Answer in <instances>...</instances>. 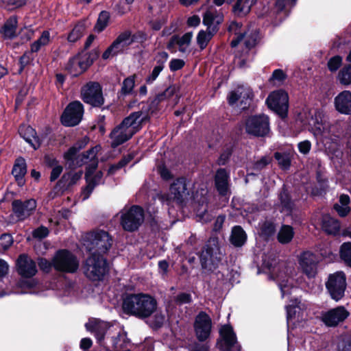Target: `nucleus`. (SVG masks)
<instances>
[{"instance_id":"f257e3e1","label":"nucleus","mask_w":351,"mask_h":351,"mask_svg":"<svg viewBox=\"0 0 351 351\" xmlns=\"http://www.w3.org/2000/svg\"><path fill=\"white\" fill-rule=\"evenodd\" d=\"M158 303L150 294L128 293L123 299V311L128 315L143 320L154 330L161 328L165 320L162 311H158Z\"/></svg>"},{"instance_id":"f03ea898","label":"nucleus","mask_w":351,"mask_h":351,"mask_svg":"<svg viewBox=\"0 0 351 351\" xmlns=\"http://www.w3.org/2000/svg\"><path fill=\"white\" fill-rule=\"evenodd\" d=\"M224 21L222 12H214L210 8L207 9L202 14V23L206 27V30L201 29L197 35V44L200 50H204L208 46L213 36L219 31L220 25Z\"/></svg>"},{"instance_id":"7ed1b4c3","label":"nucleus","mask_w":351,"mask_h":351,"mask_svg":"<svg viewBox=\"0 0 351 351\" xmlns=\"http://www.w3.org/2000/svg\"><path fill=\"white\" fill-rule=\"evenodd\" d=\"M223 254L217 237H210L202 247L199 257L202 269L207 274L216 271L222 261Z\"/></svg>"},{"instance_id":"20e7f679","label":"nucleus","mask_w":351,"mask_h":351,"mask_svg":"<svg viewBox=\"0 0 351 351\" xmlns=\"http://www.w3.org/2000/svg\"><path fill=\"white\" fill-rule=\"evenodd\" d=\"M84 273L91 281H101L110 271L108 260L98 253H91L85 260Z\"/></svg>"},{"instance_id":"39448f33","label":"nucleus","mask_w":351,"mask_h":351,"mask_svg":"<svg viewBox=\"0 0 351 351\" xmlns=\"http://www.w3.org/2000/svg\"><path fill=\"white\" fill-rule=\"evenodd\" d=\"M87 248L92 253L103 255L106 254L112 245V238L103 230H97L87 233L85 237Z\"/></svg>"},{"instance_id":"423d86ee","label":"nucleus","mask_w":351,"mask_h":351,"mask_svg":"<svg viewBox=\"0 0 351 351\" xmlns=\"http://www.w3.org/2000/svg\"><path fill=\"white\" fill-rule=\"evenodd\" d=\"M245 133L254 137H265L270 132L269 117L265 114L250 115L245 120Z\"/></svg>"},{"instance_id":"0eeeda50","label":"nucleus","mask_w":351,"mask_h":351,"mask_svg":"<svg viewBox=\"0 0 351 351\" xmlns=\"http://www.w3.org/2000/svg\"><path fill=\"white\" fill-rule=\"evenodd\" d=\"M80 97L86 104L93 108H100L105 103L102 86L95 81H89L80 90Z\"/></svg>"},{"instance_id":"6e6552de","label":"nucleus","mask_w":351,"mask_h":351,"mask_svg":"<svg viewBox=\"0 0 351 351\" xmlns=\"http://www.w3.org/2000/svg\"><path fill=\"white\" fill-rule=\"evenodd\" d=\"M53 265L57 271L73 274L79 268V261L70 250L61 249L57 250L53 256Z\"/></svg>"},{"instance_id":"1a4fd4ad","label":"nucleus","mask_w":351,"mask_h":351,"mask_svg":"<svg viewBox=\"0 0 351 351\" xmlns=\"http://www.w3.org/2000/svg\"><path fill=\"white\" fill-rule=\"evenodd\" d=\"M145 219L143 208L138 205H132L125 212L122 213L120 224L127 232H133L138 230Z\"/></svg>"},{"instance_id":"9d476101","label":"nucleus","mask_w":351,"mask_h":351,"mask_svg":"<svg viewBox=\"0 0 351 351\" xmlns=\"http://www.w3.org/2000/svg\"><path fill=\"white\" fill-rule=\"evenodd\" d=\"M267 107L274 111L282 119L288 116L289 95L283 89H278L271 92L266 99Z\"/></svg>"},{"instance_id":"9b49d317","label":"nucleus","mask_w":351,"mask_h":351,"mask_svg":"<svg viewBox=\"0 0 351 351\" xmlns=\"http://www.w3.org/2000/svg\"><path fill=\"white\" fill-rule=\"evenodd\" d=\"M346 285V276L342 271L330 274L326 282L327 291L331 298L336 302L344 297Z\"/></svg>"},{"instance_id":"f8f14e48","label":"nucleus","mask_w":351,"mask_h":351,"mask_svg":"<svg viewBox=\"0 0 351 351\" xmlns=\"http://www.w3.org/2000/svg\"><path fill=\"white\" fill-rule=\"evenodd\" d=\"M84 113V105L78 100L73 101L64 110L60 122L65 127H75L82 120Z\"/></svg>"},{"instance_id":"ddd939ff","label":"nucleus","mask_w":351,"mask_h":351,"mask_svg":"<svg viewBox=\"0 0 351 351\" xmlns=\"http://www.w3.org/2000/svg\"><path fill=\"white\" fill-rule=\"evenodd\" d=\"M130 30L127 29L121 32L113 42L102 53V59L107 60L110 56H117L119 54H123L125 49L132 45L130 41Z\"/></svg>"},{"instance_id":"4468645a","label":"nucleus","mask_w":351,"mask_h":351,"mask_svg":"<svg viewBox=\"0 0 351 351\" xmlns=\"http://www.w3.org/2000/svg\"><path fill=\"white\" fill-rule=\"evenodd\" d=\"M138 112H141V117L142 118L138 121L136 127L134 128V132H129L126 133L125 131H121L119 134L115 137V138L112 142V147L115 148L119 145L123 144L124 143L128 141L130 139L132 138V136L139 132L143 126L147 123H149L151 121V119L153 117H156L154 114H149V111H148L145 108L142 107L141 110Z\"/></svg>"},{"instance_id":"2eb2a0df","label":"nucleus","mask_w":351,"mask_h":351,"mask_svg":"<svg viewBox=\"0 0 351 351\" xmlns=\"http://www.w3.org/2000/svg\"><path fill=\"white\" fill-rule=\"evenodd\" d=\"M193 326L197 340L204 342L210 335L212 319L205 311H202L195 317Z\"/></svg>"},{"instance_id":"dca6fc26","label":"nucleus","mask_w":351,"mask_h":351,"mask_svg":"<svg viewBox=\"0 0 351 351\" xmlns=\"http://www.w3.org/2000/svg\"><path fill=\"white\" fill-rule=\"evenodd\" d=\"M36 202L34 199L25 201L14 199L12 202V211L17 218L18 221H23L29 218L36 210Z\"/></svg>"},{"instance_id":"f3484780","label":"nucleus","mask_w":351,"mask_h":351,"mask_svg":"<svg viewBox=\"0 0 351 351\" xmlns=\"http://www.w3.org/2000/svg\"><path fill=\"white\" fill-rule=\"evenodd\" d=\"M350 313L343 306H338L324 313L322 321L328 327H336L343 322Z\"/></svg>"},{"instance_id":"a211bd4d","label":"nucleus","mask_w":351,"mask_h":351,"mask_svg":"<svg viewBox=\"0 0 351 351\" xmlns=\"http://www.w3.org/2000/svg\"><path fill=\"white\" fill-rule=\"evenodd\" d=\"M318 263L316 255L309 251L303 252L299 257L302 271L308 278H313L317 275Z\"/></svg>"},{"instance_id":"6ab92c4d","label":"nucleus","mask_w":351,"mask_h":351,"mask_svg":"<svg viewBox=\"0 0 351 351\" xmlns=\"http://www.w3.org/2000/svg\"><path fill=\"white\" fill-rule=\"evenodd\" d=\"M16 271L23 278H31L37 273L36 263L26 254L19 256L16 263Z\"/></svg>"},{"instance_id":"aec40b11","label":"nucleus","mask_w":351,"mask_h":351,"mask_svg":"<svg viewBox=\"0 0 351 351\" xmlns=\"http://www.w3.org/2000/svg\"><path fill=\"white\" fill-rule=\"evenodd\" d=\"M85 328L88 331L94 334L99 346H104L106 343L104 341L105 337L110 328L108 323L98 319H93L85 324Z\"/></svg>"},{"instance_id":"412c9836","label":"nucleus","mask_w":351,"mask_h":351,"mask_svg":"<svg viewBox=\"0 0 351 351\" xmlns=\"http://www.w3.org/2000/svg\"><path fill=\"white\" fill-rule=\"evenodd\" d=\"M221 341L217 340L220 344L219 349L224 351H230L237 342V338L233 328L230 324H224L219 331Z\"/></svg>"},{"instance_id":"4be33fe9","label":"nucleus","mask_w":351,"mask_h":351,"mask_svg":"<svg viewBox=\"0 0 351 351\" xmlns=\"http://www.w3.org/2000/svg\"><path fill=\"white\" fill-rule=\"evenodd\" d=\"M107 341L104 347L106 351H119L128 347L130 343L127 332L123 330H119L116 335L109 337H107Z\"/></svg>"},{"instance_id":"5701e85b","label":"nucleus","mask_w":351,"mask_h":351,"mask_svg":"<svg viewBox=\"0 0 351 351\" xmlns=\"http://www.w3.org/2000/svg\"><path fill=\"white\" fill-rule=\"evenodd\" d=\"M170 191L177 202L182 203L190 195L186 179L184 177L176 179L170 186Z\"/></svg>"},{"instance_id":"b1692460","label":"nucleus","mask_w":351,"mask_h":351,"mask_svg":"<svg viewBox=\"0 0 351 351\" xmlns=\"http://www.w3.org/2000/svg\"><path fill=\"white\" fill-rule=\"evenodd\" d=\"M88 141L89 138L87 137L79 139L64 153L63 158L70 167L76 166V162L78 161V153L86 146Z\"/></svg>"},{"instance_id":"393cba45","label":"nucleus","mask_w":351,"mask_h":351,"mask_svg":"<svg viewBox=\"0 0 351 351\" xmlns=\"http://www.w3.org/2000/svg\"><path fill=\"white\" fill-rule=\"evenodd\" d=\"M18 16H10L0 26V35L3 40H12L18 36Z\"/></svg>"},{"instance_id":"a878e982","label":"nucleus","mask_w":351,"mask_h":351,"mask_svg":"<svg viewBox=\"0 0 351 351\" xmlns=\"http://www.w3.org/2000/svg\"><path fill=\"white\" fill-rule=\"evenodd\" d=\"M19 134L34 150L38 149L42 144V140L38 136L34 128L30 125H20Z\"/></svg>"},{"instance_id":"bb28decb","label":"nucleus","mask_w":351,"mask_h":351,"mask_svg":"<svg viewBox=\"0 0 351 351\" xmlns=\"http://www.w3.org/2000/svg\"><path fill=\"white\" fill-rule=\"evenodd\" d=\"M335 109L342 114L351 115V92L343 90L334 100Z\"/></svg>"},{"instance_id":"cd10ccee","label":"nucleus","mask_w":351,"mask_h":351,"mask_svg":"<svg viewBox=\"0 0 351 351\" xmlns=\"http://www.w3.org/2000/svg\"><path fill=\"white\" fill-rule=\"evenodd\" d=\"M230 174L225 168H219L215 176V186L221 196L227 195L229 190Z\"/></svg>"},{"instance_id":"c85d7f7f","label":"nucleus","mask_w":351,"mask_h":351,"mask_svg":"<svg viewBox=\"0 0 351 351\" xmlns=\"http://www.w3.org/2000/svg\"><path fill=\"white\" fill-rule=\"evenodd\" d=\"M321 228L326 234L336 237L340 234L341 222L329 214H326L322 215Z\"/></svg>"},{"instance_id":"c756f323","label":"nucleus","mask_w":351,"mask_h":351,"mask_svg":"<svg viewBox=\"0 0 351 351\" xmlns=\"http://www.w3.org/2000/svg\"><path fill=\"white\" fill-rule=\"evenodd\" d=\"M141 112L138 111L133 112L130 113L129 116L125 117L122 121L111 131L110 138L114 139L120 130H122L123 129H128L130 127L132 128V130L130 132H134V128L136 127V125L138 123L137 120L141 117Z\"/></svg>"},{"instance_id":"7c9ffc66","label":"nucleus","mask_w":351,"mask_h":351,"mask_svg":"<svg viewBox=\"0 0 351 351\" xmlns=\"http://www.w3.org/2000/svg\"><path fill=\"white\" fill-rule=\"evenodd\" d=\"M64 69L69 74L74 77H77L86 71L80 60V53H77L69 58Z\"/></svg>"},{"instance_id":"2f4dec72","label":"nucleus","mask_w":351,"mask_h":351,"mask_svg":"<svg viewBox=\"0 0 351 351\" xmlns=\"http://www.w3.org/2000/svg\"><path fill=\"white\" fill-rule=\"evenodd\" d=\"M26 173L27 164L25 160L20 156L16 159L12 170V174L19 186H23L25 184L24 177Z\"/></svg>"},{"instance_id":"473e14b6","label":"nucleus","mask_w":351,"mask_h":351,"mask_svg":"<svg viewBox=\"0 0 351 351\" xmlns=\"http://www.w3.org/2000/svg\"><path fill=\"white\" fill-rule=\"evenodd\" d=\"M278 200L280 203L282 210L287 213H291L295 207V202L292 199L288 187L283 184L279 193Z\"/></svg>"},{"instance_id":"72a5a7b5","label":"nucleus","mask_w":351,"mask_h":351,"mask_svg":"<svg viewBox=\"0 0 351 351\" xmlns=\"http://www.w3.org/2000/svg\"><path fill=\"white\" fill-rule=\"evenodd\" d=\"M247 234L241 226H234L231 232L230 241L236 247H241L247 241Z\"/></svg>"},{"instance_id":"f704fd0d","label":"nucleus","mask_w":351,"mask_h":351,"mask_svg":"<svg viewBox=\"0 0 351 351\" xmlns=\"http://www.w3.org/2000/svg\"><path fill=\"white\" fill-rule=\"evenodd\" d=\"M316 181L317 184L311 188L312 196H322L326 193L328 185V178L324 176L320 170L316 171Z\"/></svg>"},{"instance_id":"c9c22d12","label":"nucleus","mask_w":351,"mask_h":351,"mask_svg":"<svg viewBox=\"0 0 351 351\" xmlns=\"http://www.w3.org/2000/svg\"><path fill=\"white\" fill-rule=\"evenodd\" d=\"M68 173H64L60 179L56 182L49 193V196L53 199L60 197L64 194L71 193L69 186H66Z\"/></svg>"},{"instance_id":"e433bc0d","label":"nucleus","mask_w":351,"mask_h":351,"mask_svg":"<svg viewBox=\"0 0 351 351\" xmlns=\"http://www.w3.org/2000/svg\"><path fill=\"white\" fill-rule=\"evenodd\" d=\"M86 29V20L82 19L77 21L71 31L68 34L67 40L69 43H75L84 34Z\"/></svg>"},{"instance_id":"4c0bfd02","label":"nucleus","mask_w":351,"mask_h":351,"mask_svg":"<svg viewBox=\"0 0 351 351\" xmlns=\"http://www.w3.org/2000/svg\"><path fill=\"white\" fill-rule=\"evenodd\" d=\"M235 148V143L229 142L226 143L221 149L219 156L216 160L217 165L219 166H226L230 162Z\"/></svg>"},{"instance_id":"58836bf2","label":"nucleus","mask_w":351,"mask_h":351,"mask_svg":"<svg viewBox=\"0 0 351 351\" xmlns=\"http://www.w3.org/2000/svg\"><path fill=\"white\" fill-rule=\"evenodd\" d=\"M135 78L136 75H132L123 80L121 88L118 92V96L119 98L130 95H133L134 97L136 95V93L134 91L135 86Z\"/></svg>"},{"instance_id":"ea45409f","label":"nucleus","mask_w":351,"mask_h":351,"mask_svg":"<svg viewBox=\"0 0 351 351\" xmlns=\"http://www.w3.org/2000/svg\"><path fill=\"white\" fill-rule=\"evenodd\" d=\"M294 234V230L291 226L282 225L277 234V240L281 244H288L292 241Z\"/></svg>"},{"instance_id":"a19ab883","label":"nucleus","mask_w":351,"mask_h":351,"mask_svg":"<svg viewBox=\"0 0 351 351\" xmlns=\"http://www.w3.org/2000/svg\"><path fill=\"white\" fill-rule=\"evenodd\" d=\"M85 51L86 50H82L81 52H78L77 53L80 54V60L83 63V66L86 71H87L99 58V51L96 49L88 52H85Z\"/></svg>"},{"instance_id":"79ce46f5","label":"nucleus","mask_w":351,"mask_h":351,"mask_svg":"<svg viewBox=\"0 0 351 351\" xmlns=\"http://www.w3.org/2000/svg\"><path fill=\"white\" fill-rule=\"evenodd\" d=\"M239 90L241 95L240 105L243 110H247L253 100L254 93L251 88H245L243 86H239Z\"/></svg>"},{"instance_id":"37998d69","label":"nucleus","mask_w":351,"mask_h":351,"mask_svg":"<svg viewBox=\"0 0 351 351\" xmlns=\"http://www.w3.org/2000/svg\"><path fill=\"white\" fill-rule=\"evenodd\" d=\"M161 102L156 97H149L146 101H142V107L149 111V114H154L156 117L160 114L162 106Z\"/></svg>"},{"instance_id":"c03bdc74","label":"nucleus","mask_w":351,"mask_h":351,"mask_svg":"<svg viewBox=\"0 0 351 351\" xmlns=\"http://www.w3.org/2000/svg\"><path fill=\"white\" fill-rule=\"evenodd\" d=\"M110 15L106 10H102L98 16L96 23L94 26V31L100 33L103 32L108 25Z\"/></svg>"},{"instance_id":"a18cd8bd","label":"nucleus","mask_w":351,"mask_h":351,"mask_svg":"<svg viewBox=\"0 0 351 351\" xmlns=\"http://www.w3.org/2000/svg\"><path fill=\"white\" fill-rule=\"evenodd\" d=\"M180 91V86L176 84H172L166 88L163 91L158 93L154 97L160 101L163 102L171 98L174 95Z\"/></svg>"},{"instance_id":"49530a36","label":"nucleus","mask_w":351,"mask_h":351,"mask_svg":"<svg viewBox=\"0 0 351 351\" xmlns=\"http://www.w3.org/2000/svg\"><path fill=\"white\" fill-rule=\"evenodd\" d=\"M339 257L346 266L351 268V242H344L341 245Z\"/></svg>"},{"instance_id":"de8ad7c7","label":"nucleus","mask_w":351,"mask_h":351,"mask_svg":"<svg viewBox=\"0 0 351 351\" xmlns=\"http://www.w3.org/2000/svg\"><path fill=\"white\" fill-rule=\"evenodd\" d=\"M274 158L282 170H288L291 165V159L289 153L276 152L274 154Z\"/></svg>"},{"instance_id":"09e8293b","label":"nucleus","mask_w":351,"mask_h":351,"mask_svg":"<svg viewBox=\"0 0 351 351\" xmlns=\"http://www.w3.org/2000/svg\"><path fill=\"white\" fill-rule=\"evenodd\" d=\"M338 80L342 85L348 86L351 84V64L345 65L338 73Z\"/></svg>"},{"instance_id":"8fccbe9b","label":"nucleus","mask_w":351,"mask_h":351,"mask_svg":"<svg viewBox=\"0 0 351 351\" xmlns=\"http://www.w3.org/2000/svg\"><path fill=\"white\" fill-rule=\"evenodd\" d=\"M96 158V153L94 148L92 147L88 150L84 152L82 154L78 155V161L76 162V166L82 167L86 163L88 160H92Z\"/></svg>"},{"instance_id":"3c124183","label":"nucleus","mask_w":351,"mask_h":351,"mask_svg":"<svg viewBox=\"0 0 351 351\" xmlns=\"http://www.w3.org/2000/svg\"><path fill=\"white\" fill-rule=\"evenodd\" d=\"M1 1L2 6L9 11L20 8L26 4V0H1Z\"/></svg>"},{"instance_id":"603ef678","label":"nucleus","mask_w":351,"mask_h":351,"mask_svg":"<svg viewBox=\"0 0 351 351\" xmlns=\"http://www.w3.org/2000/svg\"><path fill=\"white\" fill-rule=\"evenodd\" d=\"M271 160L267 156H263L260 160H256L252 165L251 169L256 171V173H251L250 175H257L263 169H264L269 163Z\"/></svg>"},{"instance_id":"864d4df0","label":"nucleus","mask_w":351,"mask_h":351,"mask_svg":"<svg viewBox=\"0 0 351 351\" xmlns=\"http://www.w3.org/2000/svg\"><path fill=\"white\" fill-rule=\"evenodd\" d=\"M192 37V32L185 33L182 37H180L179 35L177 34L176 40L178 42V45L179 46V51L180 52L184 53L186 51V49L185 48L183 47V45H189L191 42Z\"/></svg>"},{"instance_id":"5fc2aeb1","label":"nucleus","mask_w":351,"mask_h":351,"mask_svg":"<svg viewBox=\"0 0 351 351\" xmlns=\"http://www.w3.org/2000/svg\"><path fill=\"white\" fill-rule=\"evenodd\" d=\"M38 265L43 272L49 274L51 272L52 268L54 269L53 258L51 261H49L45 258H39L38 260Z\"/></svg>"},{"instance_id":"6e6d98bb","label":"nucleus","mask_w":351,"mask_h":351,"mask_svg":"<svg viewBox=\"0 0 351 351\" xmlns=\"http://www.w3.org/2000/svg\"><path fill=\"white\" fill-rule=\"evenodd\" d=\"M68 173V178H67V183L66 186H69L70 192L72 193L73 191V186L77 184V182L81 179L83 171L82 170L75 172L74 173Z\"/></svg>"},{"instance_id":"4d7b16f0","label":"nucleus","mask_w":351,"mask_h":351,"mask_svg":"<svg viewBox=\"0 0 351 351\" xmlns=\"http://www.w3.org/2000/svg\"><path fill=\"white\" fill-rule=\"evenodd\" d=\"M130 36L131 37H130V41L131 45L134 43L143 44L147 39V34L141 30L137 31L134 34H132V31L130 30Z\"/></svg>"},{"instance_id":"13d9d810","label":"nucleus","mask_w":351,"mask_h":351,"mask_svg":"<svg viewBox=\"0 0 351 351\" xmlns=\"http://www.w3.org/2000/svg\"><path fill=\"white\" fill-rule=\"evenodd\" d=\"M342 64V57L337 55L329 59L327 63L328 69L330 72L337 71Z\"/></svg>"},{"instance_id":"bf43d9fd","label":"nucleus","mask_w":351,"mask_h":351,"mask_svg":"<svg viewBox=\"0 0 351 351\" xmlns=\"http://www.w3.org/2000/svg\"><path fill=\"white\" fill-rule=\"evenodd\" d=\"M175 303L178 306L191 304L193 302L191 293L186 292L179 293L174 298Z\"/></svg>"},{"instance_id":"052dcab7","label":"nucleus","mask_w":351,"mask_h":351,"mask_svg":"<svg viewBox=\"0 0 351 351\" xmlns=\"http://www.w3.org/2000/svg\"><path fill=\"white\" fill-rule=\"evenodd\" d=\"M287 78V73L280 69H275L269 79V82H278L282 83Z\"/></svg>"},{"instance_id":"680f3d73","label":"nucleus","mask_w":351,"mask_h":351,"mask_svg":"<svg viewBox=\"0 0 351 351\" xmlns=\"http://www.w3.org/2000/svg\"><path fill=\"white\" fill-rule=\"evenodd\" d=\"M34 57L33 54L27 50L19 57L18 64L19 65H23L26 67L29 65H34Z\"/></svg>"},{"instance_id":"e2e57ef3","label":"nucleus","mask_w":351,"mask_h":351,"mask_svg":"<svg viewBox=\"0 0 351 351\" xmlns=\"http://www.w3.org/2000/svg\"><path fill=\"white\" fill-rule=\"evenodd\" d=\"M13 243V237L9 233L2 234L0 237V247L3 250H8Z\"/></svg>"},{"instance_id":"0e129e2a","label":"nucleus","mask_w":351,"mask_h":351,"mask_svg":"<svg viewBox=\"0 0 351 351\" xmlns=\"http://www.w3.org/2000/svg\"><path fill=\"white\" fill-rule=\"evenodd\" d=\"M37 285V281L31 278H23L20 279L17 282V286L21 289H33Z\"/></svg>"},{"instance_id":"69168bd1","label":"nucleus","mask_w":351,"mask_h":351,"mask_svg":"<svg viewBox=\"0 0 351 351\" xmlns=\"http://www.w3.org/2000/svg\"><path fill=\"white\" fill-rule=\"evenodd\" d=\"M49 234V231L48 228L44 226H40L32 231V237L39 240L46 238Z\"/></svg>"},{"instance_id":"338daca9","label":"nucleus","mask_w":351,"mask_h":351,"mask_svg":"<svg viewBox=\"0 0 351 351\" xmlns=\"http://www.w3.org/2000/svg\"><path fill=\"white\" fill-rule=\"evenodd\" d=\"M275 232L276 227L272 222H265L261 227L262 234L267 237H272Z\"/></svg>"},{"instance_id":"774afa93","label":"nucleus","mask_w":351,"mask_h":351,"mask_svg":"<svg viewBox=\"0 0 351 351\" xmlns=\"http://www.w3.org/2000/svg\"><path fill=\"white\" fill-rule=\"evenodd\" d=\"M158 171L161 178L164 180H170L173 178V174L165 165H160L158 167Z\"/></svg>"}]
</instances>
